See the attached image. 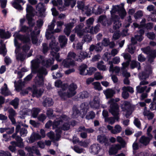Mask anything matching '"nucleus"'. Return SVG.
<instances>
[{
	"label": "nucleus",
	"mask_w": 156,
	"mask_h": 156,
	"mask_svg": "<svg viewBox=\"0 0 156 156\" xmlns=\"http://www.w3.org/2000/svg\"><path fill=\"white\" fill-rule=\"evenodd\" d=\"M2 46H0V54H2L3 56H5L6 53L7 51L4 44H2V42H0Z\"/></svg>",
	"instance_id": "nucleus-56"
},
{
	"label": "nucleus",
	"mask_w": 156,
	"mask_h": 156,
	"mask_svg": "<svg viewBox=\"0 0 156 156\" xmlns=\"http://www.w3.org/2000/svg\"><path fill=\"white\" fill-rule=\"evenodd\" d=\"M122 147L120 144H117L113 145L110 148L109 150V154L112 155L117 153L118 151L121 149Z\"/></svg>",
	"instance_id": "nucleus-22"
},
{
	"label": "nucleus",
	"mask_w": 156,
	"mask_h": 156,
	"mask_svg": "<svg viewBox=\"0 0 156 156\" xmlns=\"http://www.w3.org/2000/svg\"><path fill=\"white\" fill-rule=\"evenodd\" d=\"M103 93L107 98L112 97L115 93V91L111 89H108L103 91Z\"/></svg>",
	"instance_id": "nucleus-38"
},
{
	"label": "nucleus",
	"mask_w": 156,
	"mask_h": 156,
	"mask_svg": "<svg viewBox=\"0 0 156 156\" xmlns=\"http://www.w3.org/2000/svg\"><path fill=\"white\" fill-rule=\"evenodd\" d=\"M14 38V44L16 47L15 52L16 55V58L21 61H23L24 59V55L18 53L20 48V45L17 39L20 40L24 43H29L30 40L29 35L25 36L20 34L19 32H15L13 35Z\"/></svg>",
	"instance_id": "nucleus-3"
},
{
	"label": "nucleus",
	"mask_w": 156,
	"mask_h": 156,
	"mask_svg": "<svg viewBox=\"0 0 156 156\" xmlns=\"http://www.w3.org/2000/svg\"><path fill=\"white\" fill-rule=\"evenodd\" d=\"M73 2V4H71V7L73 8L75 5L76 3V1L75 0H65L64 4L66 6H68L69 5L70 3Z\"/></svg>",
	"instance_id": "nucleus-55"
},
{
	"label": "nucleus",
	"mask_w": 156,
	"mask_h": 156,
	"mask_svg": "<svg viewBox=\"0 0 156 156\" xmlns=\"http://www.w3.org/2000/svg\"><path fill=\"white\" fill-rule=\"evenodd\" d=\"M141 50L144 53L148 55V60L151 62L156 57V50H152L149 47L141 48Z\"/></svg>",
	"instance_id": "nucleus-12"
},
{
	"label": "nucleus",
	"mask_w": 156,
	"mask_h": 156,
	"mask_svg": "<svg viewBox=\"0 0 156 156\" xmlns=\"http://www.w3.org/2000/svg\"><path fill=\"white\" fill-rule=\"evenodd\" d=\"M55 131L56 132L55 135L54 133L51 131H50L47 134V136L53 141L58 140L61 137V130H59L58 129H57Z\"/></svg>",
	"instance_id": "nucleus-15"
},
{
	"label": "nucleus",
	"mask_w": 156,
	"mask_h": 156,
	"mask_svg": "<svg viewBox=\"0 0 156 156\" xmlns=\"http://www.w3.org/2000/svg\"><path fill=\"white\" fill-rule=\"evenodd\" d=\"M76 54L73 52H69L67 58L63 60V63L64 66L66 67L70 66H75L76 65L74 60L77 59L76 58Z\"/></svg>",
	"instance_id": "nucleus-7"
},
{
	"label": "nucleus",
	"mask_w": 156,
	"mask_h": 156,
	"mask_svg": "<svg viewBox=\"0 0 156 156\" xmlns=\"http://www.w3.org/2000/svg\"><path fill=\"white\" fill-rule=\"evenodd\" d=\"M87 66L85 65L81 66L79 68L80 73V75H87V71L86 68Z\"/></svg>",
	"instance_id": "nucleus-43"
},
{
	"label": "nucleus",
	"mask_w": 156,
	"mask_h": 156,
	"mask_svg": "<svg viewBox=\"0 0 156 156\" xmlns=\"http://www.w3.org/2000/svg\"><path fill=\"white\" fill-rule=\"evenodd\" d=\"M97 67L100 70L103 71L107 70V68L106 66L104 64V62L103 61H101L98 63Z\"/></svg>",
	"instance_id": "nucleus-52"
},
{
	"label": "nucleus",
	"mask_w": 156,
	"mask_h": 156,
	"mask_svg": "<svg viewBox=\"0 0 156 156\" xmlns=\"http://www.w3.org/2000/svg\"><path fill=\"white\" fill-rule=\"evenodd\" d=\"M117 141L120 144L122 148H124L125 147L126 143L125 141L120 136H118L116 138Z\"/></svg>",
	"instance_id": "nucleus-51"
},
{
	"label": "nucleus",
	"mask_w": 156,
	"mask_h": 156,
	"mask_svg": "<svg viewBox=\"0 0 156 156\" xmlns=\"http://www.w3.org/2000/svg\"><path fill=\"white\" fill-rule=\"evenodd\" d=\"M77 87L76 84L72 83L68 86V90L66 93H64L62 91L58 92V94L62 99L65 100L67 98L71 97L76 94V90Z\"/></svg>",
	"instance_id": "nucleus-5"
},
{
	"label": "nucleus",
	"mask_w": 156,
	"mask_h": 156,
	"mask_svg": "<svg viewBox=\"0 0 156 156\" xmlns=\"http://www.w3.org/2000/svg\"><path fill=\"white\" fill-rule=\"evenodd\" d=\"M92 84L95 89L99 90H101L102 89V87L99 82H94L92 83Z\"/></svg>",
	"instance_id": "nucleus-58"
},
{
	"label": "nucleus",
	"mask_w": 156,
	"mask_h": 156,
	"mask_svg": "<svg viewBox=\"0 0 156 156\" xmlns=\"http://www.w3.org/2000/svg\"><path fill=\"white\" fill-rule=\"evenodd\" d=\"M72 20V22L65 25L66 28L64 30V33L67 36L69 35L71 29L74 26V24L76 22V20L75 19H73Z\"/></svg>",
	"instance_id": "nucleus-17"
},
{
	"label": "nucleus",
	"mask_w": 156,
	"mask_h": 156,
	"mask_svg": "<svg viewBox=\"0 0 156 156\" xmlns=\"http://www.w3.org/2000/svg\"><path fill=\"white\" fill-rule=\"evenodd\" d=\"M58 40L61 47L62 48L65 46L67 43L68 39L65 36L61 35L59 36Z\"/></svg>",
	"instance_id": "nucleus-35"
},
{
	"label": "nucleus",
	"mask_w": 156,
	"mask_h": 156,
	"mask_svg": "<svg viewBox=\"0 0 156 156\" xmlns=\"http://www.w3.org/2000/svg\"><path fill=\"white\" fill-rule=\"evenodd\" d=\"M44 92V90L40 89L37 90L36 88L33 89L32 90V96L33 97H40Z\"/></svg>",
	"instance_id": "nucleus-37"
},
{
	"label": "nucleus",
	"mask_w": 156,
	"mask_h": 156,
	"mask_svg": "<svg viewBox=\"0 0 156 156\" xmlns=\"http://www.w3.org/2000/svg\"><path fill=\"white\" fill-rule=\"evenodd\" d=\"M149 77V74L147 73L145 74L144 73H140L139 75V77L140 80H144L141 81L140 83V85H144L147 84L148 83V82L146 81L145 80Z\"/></svg>",
	"instance_id": "nucleus-24"
},
{
	"label": "nucleus",
	"mask_w": 156,
	"mask_h": 156,
	"mask_svg": "<svg viewBox=\"0 0 156 156\" xmlns=\"http://www.w3.org/2000/svg\"><path fill=\"white\" fill-rule=\"evenodd\" d=\"M119 101V99L117 98L115 99H110L108 102V103L110 104L109 111L113 115H116L119 114V107L116 102Z\"/></svg>",
	"instance_id": "nucleus-8"
},
{
	"label": "nucleus",
	"mask_w": 156,
	"mask_h": 156,
	"mask_svg": "<svg viewBox=\"0 0 156 156\" xmlns=\"http://www.w3.org/2000/svg\"><path fill=\"white\" fill-rule=\"evenodd\" d=\"M119 114L116 115H114V118L112 117H107L105 118V121L106 122H108V123L111 124H113L115 122V120L116 119L118 120L119 117L118 116Z\"/></svg>",
	"instance_id": "nucleus-40"
},
{
	"label": "nucleus",
	"mask_w": 156,
	"mask_h": 156,
	"mask_svg": "<svg viewBox=\"0 0 156 156\" xmlns=\"http://www.w3.org/2000/svg\"><path fill=\"white\" fill-rule=\"evenodd\" d=\"M36 9L39 11L41 16H45L44 12L45 10V9L43 3H39L36 6Z\"/></svg>",
	"instance_id": "nucleus-30"
},
{
	"label": "nucleus",
	"mask_w": 156,
	"mask_h": 156,
	"mask_svg": "<svg viewBox=\"0 0 156 156\" xmlns=\"http://www.w3.org/2000/svg\"><path fill=\"white\" fill-rule=\"evenodd\" d=\"M95 10L94 8L92 9V12L94 13L96 15L100 14L103 12V10L100 6L98 7L97 10Z\"/></svg>",
	"instance_id": "nucleus-62"
},
{
	"label": "nucleus",
	"mask_w": 156,
	"mask_h": 156,
	"mask_svg": "<svg viewBox=\"0 0 156 156\" xmlns=\"http://www.w3.org/2000/svg\"><path fill=\"white\" fill-rule=\"evenodd\" d=\"M95 50L98 52L100 51L103 48L102 44L100 43H98L95 46Z\"/></svg>",
	"instance_id": "nucleus-64"
},
{
	"label": "nucleus",
	"mask_w": 156,
	"mask_h": 156,
	"mask_svg": "<svg viewBox=\"0 0 156 156\" xmlns=\"http://www.w3.org/2000/svg\"><path fill=\"white\" fill-rule=\"evenodd\" d=\"M121 108L123 111L126 112L125 116L128 118L132 112V108L130 103L128 101H124L121 105Z\"/></svg>",
	"instance_id": "nucleus-11"
},
{
	"label": "nucleus",
	"mask_w": 156,
	"mask_h": 156,
	"mask_svg": "<svg viewBox=\"0 0 156 156\" xmlns=\"http://www.w3.org/2000/svg\"><path fill=\"white\" fill-rule=\"evenodd\" d=\"M100 25L98 24L94 27H91V30H90V33L91 34H96L97 33L99 30V28Z\"/></svg>",
	"instance_id": "nucleus-49"
},
{
	"label": "nucleus",
	"mask_w": 156,
	"mask_h": 156,
	"mask_svg": "<svg viewBox=\"0 0 156 156\" xmlns=\"http://www.w3.org/2000/svg\"><path fill=\"white\" fill-rule=\"evenodd\" d=\"M22 3L23 5L26 3V1L23 0H14L13 2H12L11 4L13 7L18 10H21L23 9V7L19 4Z\"/></svg>",
	"instance_id": "nucleus-21"
},
{
	"label": "nucleus",
	"mask_w": 156,
	"mask_h": 156,
	"mask_svg": "<svg viewBox=\"0 0 156 156\" xmlns=\"http://www.w3.org/2000/svg\"><path fill=\"white\" fill-rule=\"evenodd\" d=\"M83 26V24L81 23L76 26L73 30L77 34V36L80 37H81L84 34V33H90L91 27L87 25V27L82 29Z\"/></svg>",
	"instance_id": "nucleus-9"
},
{
	"label": "nucleus",
	"mask_w": 156,
	"mask_h": 156,
	"mask_svg": "<svg viewBox=\"0 0 156 156\" xmlns=\"http://www.w3.org/2000/svg\"><path fill=\"white\" fill-rule=\"evenodd\" d=\"M25 149L28 152L29 154H32L36 150V147L33 146L32 147L27 146L25 147Z\"/></svg>",
	"instance_id": "nucleus-59"
},
{
	"label": "nucleus",
	"mask_w": 156,
	"mask_h": 156,
	"mask_svg": "<svg viewBox=\"0 0 156 156\" xmlns=\"http://www.w3.org/2000/svg\"><path fill=\"white\" fill-rule=\"evenodd\" d=\"M143 16V12L141 10H139L133 15V16L136 20L140 18Z\"/></svg>",
	"instance_id": "nucleus-53"
},
{
	"label": "nucleus",
	"mask_w": 156,
	"mask_h": 156,
	"mask_svg": "<svg viewBox=\"0 0 156 156\" xmlns=\"http://www.w3.org/2000/svg\"><path fill=\"white\" fill-rule=\"evenodd\" d=\"M29 26V27L26 26H22L20 31H21L24 33H29V32H31V27H33V26Z\"/></svg>",
	"instance_id": "nucleus-50"
},
{
	"label": "nucleus",
	"mask_w": 156,
	"mask_h": 156,
	"mask_svg": "<svg viewBox=\"0 0 156 156\" xmlns=\"http://www.w3.org/2000/svg\"><path fill=\"white\" fill-rule=\"evenodd\" d=\"M20 126L19 125L16 126V133H17L20 130V135L24 137L27 135V130L25 128H21L20 129Z\"/></svg>",
	"instance_id": "nucleus-32"
},
{
	"label": "nucleus",
	"mask_w": 156,
	"mask_h": 156,
	"mask_svg": "<svg viewBox=\"0 0 156 156\" xmlns=\"http://www.w3.org/2000/svg\"><path fill=\"white\" fill-rule=\"evenodd\" d=\"M0 93L5 96L10 95L11 93L9 90L7 86L5 83H4L3 86L1 88Z\"/></svg>",
	"instance_id": "nucleus-33"
},
{
	"label": "nucleus",
	"mask_w": 156,
	"mask_h": 156,
	"mask_svg": "<svg viewBox=\"0 0 156 156\" xmlns=\"http://www.w3.org/2000/svg\"><path fill=\"white\" fill-rule=\"evenodd\" d=\"M108 129L110 131L111 133L116 134L120 133L122 130V127L119 125H117L115 126L114 129L113 126L108 125L107 126Z\"/></svg>",
	"instance_id": "nucleus-18"
},
{
	"label": "nucleus",
	"mask_w": 156,
	"mask_h": 156,
	"mask_svg": "<svg viewBox=\"0 0 156 156\" xmlns=\"http://www.w3.org/2000/svg\"><path fill=\"white\" fill-rule=\"evenodd\" d=\"M101 149L99 144H94L92 145L89 148V151L91 154H98Z\"/></svg>",
	"instance_id": "nucleus-20"
},
{
	"label": "nucleus",
	"mask_w": 156,
	"mask_h": 156,
	"mask_svg": "<svg viewBox=\"0 0 156 156\" xmlns=\"http://www.w3.org/2000/svg\"><path fill=\"white\" fill-rule=\"evenodd\" d=\"M53 102L52 99L50 98H46L44 99L43 102V105L44 107L51 106L53 105Z\"/></svg>",
	"instance_id": "nucleus-41"
},
{
	"label": "nucleus",
	"mask_w": 156,
	"mask_h": 156,
	"mask_svg": "<svg viewBox=\"0 0 156 156\" xmlns=\"http://www.w3.org/2000/svg\"><path fill=\"white\" fill-rule=\"evenodd\" d=\"M0 37L2 38H9L10 37V34L9 32L5 33L4 30L0 29Z\"/></svg>",
	"instance_id": "nucleus-46"
},
{
	"label": "nucleus",
	"mask_w": 156,
	"mask_h": 156,
	"mask_svg": "<svg viewBox=\"0 0 156 156\" xmlns=\"http://www.w3.org/2000/svg\"><path fill=\"white\" fill-rule=\"evenodd\" d=\"M73 113L71 115V117L75 118L78 117L81 115L80 116L82 117V115H83L82 112H80L79 110L78 107L76 106H74L73 108Z\"/></svg>",
	"instance_id": "nucleus-28"
},
{
	"label": "nucleus",
	"mask_w": 156,
	"mask_h": 156,
	"mask_svg": "<svg viewBox=\"0 0 156 156\" xmlns=\"http://www.w3.org/2000/svg\"><path fill=\"white\" fill-rule=\"evenodd\" d=\"M88 104L87 103H82L80 107H78L79 109L80 110L82 113H83V115H82V118H83V117L86 114L87 110L88 108Z\"/></svg>",
	"instance_id": "nucleus-27"
},
{
	"label": "nucleus",
	"mask_w": 156,
	"mask_h": 156,
	"mask_svg": "<svg viewBox=\"0 0 156 156\" xmlns=\"http://www.w3.org/2000/svg\"><path fill=\"white\" fill-rule=\"evenodd\" d=\"M16 142L15 141L11 142L10 144L12 145L18 146L20 148H22L24 147V144L23 141V139L22 138L17 136L16 137Z\"/></svg>",
	"instance_id": "nucleus-23"
},
{
	"label": "nucleus",
	"mask_w": 156,
	"mask_h": 156,
	"mask_svg": "<svg viewBox=\"0 0 156 156\" xmlns=\"http://www.w3.org/2000/svg\"><path fill=\"white\" fill-rule=\"evenodd\" d=\"M97 140L101 144H104L105 146L109 144L108 139L104 135H99L97 136Z\"/></svg>",
	"instance_id": "nucleus-25"
},
{
	"label": "nucleus",
	"mask_w": 156,
	"mask_h": 156,
	"mask_svg": "<svg viewBox=\"0 0 156 156\" xmlns=\"http://www.w3.org/2000/svg\"><path fill=\"white\" fill-rule=\"evenodd\" d=\"M121 55L123 56L124 59L127 60L130 62L131 59V56L128 53H122Z\"/></svg>",
	"instance_id": "nucleus-63"
},
{
	"label": "nucleus",
	"mask_w": 156,
	"mask_h": 156,
	"mask_svg": "<svg viewBox=\"0 0 156 156\" xmlns=\"http://www.w3.org/2000/svg\"><path fill=\"white\" fill-rule=\"evenodd\" d=\"M112 19L114 22L113 26V28L117 31L122 25L121 23L119 21V17L118 16H116V17L112 18Z\"/></svg>",
	"instance_id": "nucleus-29"
},
{
	"label": "nucleus",
	"mask_w": 156,
	"mask_h": 156,
	"mask_svg": "<svg viewBox=\"0 0 156 156\" xmlns=\"http://www.w3.org/2000/svg\"><path fill=\"white\" fill-rule=\"evenodd\" d=\"M19 102V99L17 98H15L10 102L11 105H12L15 109L18 108V106Z\"/></svg>",
	"instance_id": "nucleus-54"
},
{
	"label": "nucleus",
	"mask_w": 156,
	"mask_h": 156,
	"mask_svg": "<svg viewBox=\"0 0 156 156\" xmlns=\"http://www.w3.org/2000/svg\"><path fill=\"white\" fill-rule=\"evenodd\" d=\"M55 20L53 19L50 25H48V29L46 32V37L48 40L51 39V41L49 44V47L51 48V55L55 57L58 62H61V60L59 59V53H58L59 50V47L58 46V43L55 40V38L53 34L55 32H60L62 29V27L64 24V22L62 21H58L57 22V28L53 30L55 26Z\"/></svg>",
	"instance_id": "nucleus-2"
},
{
	"label": "nucleus",
	"mask_w": 156,
	"mask_h": 156,
	"mask_svg": "<svg viewBox=\"0 0 156 156\" xmlns=\"http://www.w3.org/2000/svg\"><path fill=\"white\" fill-rule=\"evenodd\" d=\"M150 140L147 136H142L139 140V143L143 146H146L149 143Z\"/></svg>",
	"instance_id": "nucleus-36"
},
{
	"label": "nucleus",
	"mask_w": 156,
	"mask_h": 156,
	"mask_svg": "<svg viewBox=\"0 0 156 156\" xmlns=\"http://www.w3.org/2000/svg\"><path fill=\"white\" fill-rule=\"evenodd\" d=\"M141 86L139 85L136 87L137 92L139 93H141L144 92L147 87L146 86L142 87H141Z\"/></svg>",
	"instance_id": "nucleus-60"
},
{
	"label": "nucleus",
	"mask_w": 156,
	"mask_h": 156,
	"mask_svg": "<svg viewBox=\"0 0 156 156\" xmlns=\"http://www.w3.org/2000/svg\"><path fill=\"white\" fill-rule=\"evenodd\" d=\"M27 14L26 17L28 21V23L30 26H34L35 23V21L32 18V15L33 9L32 6L27 4L26 8Z\"/></svg>",
	"instance_id": "nucleus-10"
},
{
	"label": "nucleus",
	"mask_w": 156,
	"mask_h": 156,
	"mask_svg": "<svg viewBox=\"0 0 156 156\" xmlns=\"http://www.w3.org/2000/svg\"><path fill=\"white\" fill-rule=\"evenodd\" d=\"M53 58L45 59L41 55H38L30 62L31 73H37L35 79V83L37 87L41 86L44 84V77L48 73L46 67H50L53 64Z\"/></svg>",
	"instance_id": "nucleus-1"
},
{
	"label": "nucleus",
	"mask_w": 156,
	"mask_h": 156,
	"mask_svg": "<svg viewBox=\"0 0 156 156\" xmlns=\"http://www.w3.org/2000/svg\"><path fill=\"white\" fill-rule=\"evenodd\" d=\"M35 30L31 32L30 34L32 43L34 44H36L37 43V39L36 35L39 34L40 33V30L39 29H37L36 27H35Z\"/></svg>",
	"instance_id": "nucleus-26"
},
{
	"label": "nucleus",
	"mask_w": 156,
	"mask_h": 156,
	"mask_svg": "<svg viewBox=\"0 0 156 156\" xmlns=\"http://www.w3.org/2000/svg\"><path fill=\"white\" fill-rule=\"evenodd\" d=\"M95 115V114L94 112L91 111L88 113L86 118L88 120L92 119L94 118Z\"/></svg>",
	"instance_id": "nucleus-57"
},
{
	"label": "nucleus",
	"mask_w": 156,
	"mask_h": 156,
	"mask_svg": "<svg viewBox=\"0 0 156 156\" xmlns=\"http://www.w3.org/2000/svg\"><path fill=\"white\" fill-rule=\"evenodd\" d=\"M42 138L41 136L38 133L33 132L29 137L26 139L27 142L29 143H32Z\"/></svg>",
	"instance_id": "nucleus-14"
},
{
	"label": "nucleus",
	"mask_w": 156,
	"mask_h": 156,
	"mask_svg": "<svg viewBox=\"0 0 156 156\" xmlns=\"http://www.w3.org/2000/svg\"><path fill=\"white\" fill-rule=\"evenodd\" d=\"M90 107L93 108L97 109L99 108L101 103L100 99L98 97H94L93 100L90 103Z\"/></svg>",
	"instance_id": "nucleus-19"
},
{
	"label": "nucleus",
	"mask_w": 156,
	"mask_h": 156,
	"mask_svg": "<svg viewBox=\"0 0 156 156\" xmlns=\"http://www.w3.org/2000/svg\"><path fill=\"white\" fill-rule=\"evenodd\" d=\"M8 112L9 113V119L12 124H15L16 123V121L14 117L16 114L15 111L12 108H11L8 110Z\"/></svg>",
	"instance_id": "nucleus-34"
},
{
	"label": "nucleus",
	"mask_w": 156,
	"mask_h": 156,
	"mask_svg": "<svg viewBox=\"0 0 156 156\" xmlns=\"http://www.w3.org/2000/svg\"><path fill=\"white\" fill-rule=\"evenodd\" d=\"M97 22L101 23L104 26H108L112 23L111 21L108 19L106 16L104 15L100 16L98 19Z\"/></svg>",
	"instance_id": "nucleus-16"
},
{
	"label": "nucleus",
	"mask_w": 156,
	"mask_h": 156,
	"mask_svg": "<svg viewBox=\"0 0 156 156\" xmlns=\"http://www.w3.org/2000/svg\"><path fill=\"white\" fill-rule=\"evenodd\" d=\"M130 66L131 69H133L137 67L138 70H139L140 69V63L134 60H133L131 61Z\"/></svg>",
	"instance_id": "nucleus-44"
},
{
	"label": "nucleus",
	"mask_w": 156,
	"mask_h": 156,
	"mask_svg": "<svg viewBox=\"0 0 156 156\" xmlns=\"http://www.w3.org/2000/svg\"><path fill=\"white\" fill-rule=\"evenodd\" d=\"M143 114L144 116H147L149 119H152L154 116V114L152 113L147 110L146 107L144 108Z\"/></svg>",
	"instance_id": "nucleus-42"
},
{
	"label": "nucleus",
	"mask_w": 156,
	"mask_h": 156,
	"mask_svg": "<svg viewBox=\"0 0 156 156\" xmlns=\"http://www.w3.org/2000/svg\"><path fill=\"white\" fill-rule=\"evenodd\" d=\"M135 50V46L131 44L128 46V51L130 53L132 54L134 53Z\"/></svg>",
	"instance_id": "nucleus-61"
},
{
	"label": "nucleus",
	"mask_w": 156,
	"mask_h": 156,
	"mask_svg": "<svg viewBox=\"0 0 156 156\" xmlns=\"http://www.w3.org/2000/svg\"><path fill=\"white\" fill-rule=\"evenodd\" d=\"M122 7H120L119 5H113L112 9L110 11L112 18L116 17V16H118L115 15V14L117 12L122 19L124 18L126 13L125 9L123 7V5L122 4Z\"/></svg>",
	"instance_id": "nucleus-6"
},
{
	"label": "nucleus",
	"mask_w": 156,
	"mask_h": 156,
	"mask_svg": "<svg viewBox=\"0 0 156 156\" xmlns=\"http://www.w3.org/2000/svg\"><path fill=\"white\" fill-rule=\"evenodd\" d=\"M40 109L37 108H34L31 111L32 116L34 118L37 117L38 114L40 112Z\"/></svg>",
	"instance_id": "nucleus-48"
},
{
	"label": "nucleus",
	"mask_w": 156,
	"mask_h": 156,
	"mask_svg": "<svg viewBox=\"0 0 156 156\" xmlns=\"http://www.w3.org/2000/svg\"><path fill=\"white\" fill-rule=\"evenodd\" d=\"M78 131H84L87 133H93L94 131V130L91 128L86 129L84 126H81L78 129Z\"/></svg>",
	"instance_id": "nucleus-47"
},
{
	"label": "nucleus",
	"mask_w": 156,
	"mask_h": 156,
	"mask_svg": "<svg viewBox=\"0 0 156 156\" xmlns=\"http://www.w3.org/2000/svg\"><path fill=\"white\" fill-rule=\"evenodd\" d=\"M90 57V56H89L88 54L87 53V52L84 51H82L80 52V55L79 56V58L76 59V60L81 62L85 58Z\"/></svg>",
	"instance_id": "nucleus-39"
},
{
	"label": "nucleus",
	"mask_w": 156,
	"mask_h": 156,
	"mask_svg": "<svg viewBox=\"0 0 156 156\" xmlns=\"http://www.w3.org/2000/svg\"><path fill=\"white\" fill-rule=\"evenodd\" d=\"M77 96L79 98L83 99L88 97L89 94L87 91H84L80 93L77 95Z\"/></svg>",
	"instance_id": "nucleus-45"
},
{
	"label": "nucleus",
	"mask_w": 156,
	"mask_h": 156,
	"mask_svg": "<svg viewBox=\"0 0 156 156\" xmlns=\"http://www.w3.org/2000/svg\"><path fill=\"white\" fill-rule=\"evenodd\" d=\"M69 118L66 115H63L60 118L57 117L56 119L54 122L52 124L53 128H57L58 130H61L60 129L61 124L62 122L64 123L61 127V129L64 130H68L69 129L70 124L69 122Z\"/></svg>",
	"instance_id": "nucleus-4"
},
{
	"label": "nucleus",
	"mask_w": 156,
	"mask_h": 156,
	"mask_svg": "<svg viewBox=\"0 0 156 156\" xmlns=\"http://www.w3.org/2000/svg\"><path fill=\"white\" fill-rule=\"evenodd\" d=\"M77 4L78 8L81 9L83 13L86 14L88 16H89L91 15V9L88 6H84L83 2L78 1Z\"/></svg>",
	"instance_id": "nucleus-13"
},
{
	"label": "nucleus",
	"mask_w": 156,
	"mask_h": 156,
	"mask_svg": "<svg viewBox=\"0 0 156 156\" xmlns=\"http://www.w3.org/2000/svg\"><path fill=\"white\" fill-rule=\"evenodd\" d=\"M51 3L54 6H57L60 11H62L64 10V8L62 6V0H52Z\"/></svg>",
	"instance_id": "nucleus-31"
}]
</instances>
